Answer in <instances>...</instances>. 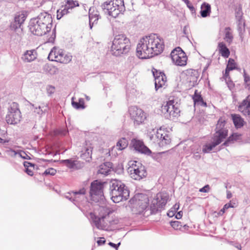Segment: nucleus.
<instances>
[{
	"instance_id": "nucleus-28",
	"label": "nucleus",
	"mask_w": 250,
	"mask_h": 250,
	"mask_svg": "<svg viewBox=\"0 0 250 250\" xmlns=\"http://www.w3.org/2000/svg\"><path fill=\"white\" fill-rule=\"evenodd\" d=\"M60 56L58 57V62L62 63H68L72 60V56L69 53H66L63 50L62 53L59 54Z\"/></svg>"
},
{
	"instance_id": "nucleus-59",
	"label": "nucleus",
	"mask_w": 250,
	"mask_h": 250,
	"mask_svg": "<svg viewBox=\"0 0 250 250\" xmlns=\"http://www.w3.org/2000/svg\"><path fill=\"white\" fill-rule=\"evenodd\" d=\"M182 216H183V213L181 211H179L175 214V217L178 219H181L182 218Z\"/></svg>"
},
{
	"instance_id": "nucleus-11",
	"label": "nucleus",
	"mask_w": 250,
	"mask_h": 250,
	"mask_svg": "<svg viewBox=\"0 0 250 250\" xmlns=\"http://www.w3.org/2000/svg\"><path fill=\"white\" fill-rule=\"evenodd\" d=\"M85 193V190L84 188H82L78 191H72L71 192L67 193L65 195V197L73 202L75 205L81 208L80 206L82 204L81 202L83 201L86 202L84 196Z\"/></svg>"
},
{
	"instance_id": "nucleus-54",
	"label": "nucleus",
	"mask_w": 250,
	"mask_h": 250,
	"mask_svg": "<svg viewBox=\"0 0 250 250\" xmlns=\"http://www.w3.org/2000/svg\"><path fill=\"white\" fill-rule=\"evenodd\" d=\"M105 243V240L104 238H101V239L97 241V244L99 246L104 245Z\"/></svg>"
},
{
	"instance_id": "nucleus-1",
	"label": "nucleus",
	"mask_w": 250,
	"mask_h": 250,
	"mask_svg": "<svg viewBox=\"0 0 250 250\" xmlns=\"http://www.w3.org/2000/svg\"><path fill=\"white\" fill-rule=\"evenodd\" d=\"M165 48L163 39L155 34L142 39V59L152 58L161 54Z\"/></svg>"
},
{
	"instance_id": "nucleus-53",
	"label": "nucleus",
	"mask_w": 250,
	"mask_h": 250,
	"mask_svg": "<svg viewBox=\"0 0 250 250\" xmlns=\"http://www.w3.org/2000/svg\"><path fill=\"white\" fill-rule=\"evenodd\" d=\"M108 245L111 246V247L115 249L116 250H118V247H119V246L121 245V242H119L118 243V244H115L112 242H110L109 243H108Z\"/></svg>"
},
{
	"instance_id": "nucleus-49",
	"label": "nucleus",
	"mask_w": 250,
	"mask_h": 250,
	"mask_svg": "<svg viewBox=\"0 0 250 250\" xmlns=\"http://www.w3.org/2000/svg\"><path fill=\"white\" fill-rule=\"evenodd\" d=\"M142 153L149 155L151 153V150L142 143Z\"/></svg>"
},
{
	"instance_id": "nucleus-2",
	"label": "nucleus",
	"mask_w": 250,
	"mask_h": 250,
	"mask_svg": "<svg viewBox=\"0 0 250 250\" xmlns=\"http://www.w3.org/2000/svg\"><path fill=\"white\" fill-rule=\"evenodd\" d=\"M168 199L167 193H158L151 200L150 204L147 195L142 194V214L147 217L153 213H155L161 210L166 205Z\"/></svg>"
},
{
	"instance_id": "nucleus-14",
	"label": "nucleus",
	"mask_w": 250,
	"mask_h": 250,
	"mask_svg": "<svg viewBox=\"0 0 250 250\" xmlns=\"http://www.w3.org/2000/svg\"><path fill=\"white\" fill-rule=\"evenodd\" d=\"M155 137L160 141L159 143L162 146L169 145L171 143V139L168 131L162 127L157 129L155 133Z\"/></svg>"
},
{
	"instance_id": "nucleus-37",
	"label": "nucleus",
	"mask_w": 250,
	"mask_h": 250,
	"mask_svg": "<svg viewBox=\"0 0 250 250\" xmlns=\"http://www.w3.org/2000/svg\"><path fill=\"white\" fill-rule=\"evenodd\" d=\"M226 125V121L225 119L221 117L220 118L216 125V130H220L221 129H227V128H225V125Z\"/></svg>"
},
{
	"instance_id": "nucleus-3",
	"label": "nucleus",
	"mask_w": 250,
	"mask_h": 250,
	"mask_svg": "<svg viewBox=\"0 0 250 250\" xmlns=\"http://www.w3.org/2000/svg\"><path fill=\"white\" fill-rule=\"evenodd\" d=\"M98 216L91 213L90 216L93 223L99 229L110 230L112 227L119 223V220L115 217L111 216L112 211L106 207H100Z\"/></svg>"
},
{
	"instance_id": "nucleus-47",
	"label": "nucleus",
	"mask_w": 250,
	"mask_h": 250,
	"mask_svg": "<svg viewBox=\"0 0 250 250\" xmlns=\"http://www.w3.org/2000/svg\"><path fill=\"white\" fill-rule=\"evenodd\" d=\"M216 133L218 134L223 139H225L228 136V129H221L220 130H216Z\"/></svg>"
},
{
	"instance_id": "nucleus-8",
	"label": "nucleus",
	"mask_w": 250,
	"mask_h": 250,
	"mask_svg": "<svg viewBox=\"0 0 250 250\" xmlns=\"http://www.w3.org/2000/svg\"><path fill=\"white\" fill-rule=\"evenodd\" d=\"M104 183L94 181L91 183L90 189V195L92 200L99 202L104 199L103 189Z\"/></svg>"
},
{
	"instance_id": "nucleus-55",
	"label": "nucleus",
	"mask_w": 250,
	"mask_h": 250,
	"mask_svg": "<svg viewBox=\"0 0 250 250\" xmlns=\"http://www.w3.org/2000/svg\"><path fill=\"white\" fill-rule=\"evenodd\" d=\"M179 204H175L174 206L171 208V209L173 210L174 212H175V213L177 212V211L179 209Z\"/></svg>"
},
{
	"instance_id": "nucleus-18",
	"label": "nucleus",
	"mask_w": 250,
	"mask_h": 250,
	"mask_svg": "<svg viewBox=\"0 0 250 250\" xmlns=\"http://www.w3.org/2000/svg\"><path fill=\"white\" fill-rule=\"evenodd\" d=\"M132 210L136 214L141 213V193L136 194L130 200Z\"/></svg>"
},
{
	"instance_id": "nucleus-36",
	"label": "nucleus",
	"mask_w": 250,
	"mask_h": 250,
	"mask_svg": "<svg viewBox=\"0 0 250 250\" xmlns=\"http://www.w3.org/2000/svg\"><path fill=\"white\" fill-rule=\"evenodd\" d=\"M224 39L229 43H230L232 42L233 36L230 27H226L225 28V37Z\"/></svg>"
},
{
	"instance_id": "nucleus-30",
	"label": "nucleus",
	"mask_w": 250,
	"mask_h": 250,
	"mask_svg": "<svg viewBox=\"0 0 250 250\" xmlns=\"http://www.w3.org/2000/svg\"><path fill=\"white\" fill-rule=\"evenodd\" d=\"M128 145L127 140L125 138H122L117 143L116 146L113 148L121 151L127 147Z\"/></svg>"
},
{
	"instance_id": "nucleus-62",
	"label": "nucleus",
	"mask_w": 250,
	"mask_h": 250,
	"mask_svg": "<svg viewBox=\"0 0 250 250\" xmlns=\"http://www.w3.org/2000/svg\"><path fill=\"white\" fill-rule=\"evenodd\" d=\"M175 214V212H174L173 210L172 209H170V210H169V211L167 213V215L169 216V217H172Z\"/></svg>"
},
{
	"instance_id": "nucleus-12",
	"label": "nucleus",
	"mask_w": 250,
	"mask_h": 250,
	"mask_svg": "<svg viewBox=\"0 0 250 250\" xmlns=\"http://www.w3.org/2000/svg\"><path fill=\"white\" fill-rule=\"evenodd\" d=\"M29 27L30 31L33 34L39 36L45 35L50 31L48 29H46L47 28L43 24L39 23L35 18L31 19Z\"/></svg>"
},
{
	"instance_id": "nucleus-9",
	"label": "nucleus",
	"mask_w": 250,
	"mask_h": 250,
	"mask_svg": "<svg viewBox=\"0 0 250 250\" xmlns=\"http://www.w3.org/2000/svg\"><path fill=\"white\" fill-rule=\"evenodd\" d=\"M21 118V113L19 108L18 104L13 103L11 104L8 113L6 116L7 123L8 124L16 125L20 123Z\"/></svg>"
},
{
	"instance_id": "nucleus-6",
	"label": "nucleus",
	"mask_w": 250,
	"mask_h": 250,
	"mask_svg": "<svg viewBox=\"0 0 250 250\" xmlns=\"http://www.w3.org/2000/svg\"><path fill=\"white\" fill-rule=\"evenodd\" d=\"M105 13L114 18L125 11L124 0H111L104 2L101 5Z\"/></svg>"
},
{
	"instance_id": "nucleus-51",
	"label": "nucleus",
	"mask_w": 250,
	"mask_h": 250,
	"mask_svg": "<svg viewBox=\"0 0 250 250\" xmlns=\"http://www.w3.org/2000/svg\"><path fill=\"white\" fill-rule=\"evenodd\" d=\"M140 43L138 42L136 48V55L139 59H141V50L140 49V47H141V46H140Z\"/></svg>"
},
{
	"instance_id": "nucleus-43",
	"label": "nucleus",
	"mask_w": 250,
	"mask_h": 250,
	"mask_svg": "<svg viewBox=\"0 0 250 250\" xmlns=\"http://www.w3.org/2000/svg\"><path fill=\"white\" fill-rule=\"evenodd\" d=\"M227 68L231 70H232L235 69L236 63L233 59H231V58L229 59Z\"/></svg>"
},
{
	"instance_id": "nucleus-45",
	"label": "nucleus",
	"mask_w": 250,
	"mask_h": 250,
	"mask_svg": "<svg viewBox=\"0 0 250 250\" xmlns=\"http://www.w3.org/2000/svg\"><path fill=\"white\" fill-rule=\"evenodd\" d=\"M56 173V170L53 168H49L46 169L43 173L44 176L52 175L53 176Z\"/></svg>"
},
{
	"instance_id": "nucleus-46",
	"label": "nucleus",
	"mask_w": 250,
	"mask_h": 250,
	"mask_svg": "<svg viewBox=\"0 0 250 250\" xmlns=\"http://www.w3.org/2000/svg\"><path fill=\"white\" fill-rule=\"evenodd\" d=\"M170 224L171 227L176 230L180 229L182 227L181 223L177 221L171 222Z\"/></svg>"
},
{
	"instance_id": "nucleus-63",
	"label": "nucleus",
	"mask_w": 250,
	"mask_h": 250,
	"mask_svg": "<svg viewBox=\"0 0 250 250\" xmlns=\"http://www.w3.org/2000/svg\"><path fill=\"white\" fill-rule=\"evenodd\" d=\"M230 71H231V70H229V69L226 68L225 70V73L224 74V77L225 78H227L229 76V73Z\"/></svg>"
},
{
	"instance_id": "nucleus-10",
	"label": "nucleus",
	"mask_w": 250,
	"mask_h": 250,
	"mask_svg": "<svg viewBox=\"0 0 250 250\" xmlns=\"http://www.w3.org/2000/svg\"><path fill=\"white\" fill-rule=\"evenodd\" d=\"M170 56L175 64L181 66L187 64L188 57L181 47H177L174 49L170 53Z\"/></svg>"
},
{
	"instance_id": "nucleus-31",
	"label": "nucleus",
	"mask_w": 250,
	"mask_h": 250,
	"mask_svg": "<svg viewBox=\"0 0 250 250\" xmlns=\"http://www.w3.org/2000/svg\"><path fill=\"white\" fill-rule=\"evenodd\" d=\"M211 12L210 5L208 3H204L201 7L200 13L202 17H207Z\"/></svg>"
},
{
	"instance_id": "nucleus-34",
	"label": "nucleus",
	"mask_w": 250,
	"mask_h": 250,
	"mask_svg": "<svg viewBox=\"0 0 250 250\" xmlns=\"http://www.w3.org/2000/svg\"><path fill=\"white\" fill-rule=\"evenodd\" d=\"M130 147L139 153H141V141L134 138L131 140Z\"/></svg>"
},
{
	"instance_id": "nucleus-19",
	"label": "nucleus",
	"mask_w": 250,
	"mask_h": 250,
	"mask_svg": "<svg viewBox=\"0 0 250 250\" xmlns=\"http://www.w3.org/2000/svg\"><path fill=\"white\" fill-rule=\"evenodd\" d=\"M128 112L135 125L139 126L141 124V109L136 106H131L129 107Z\"/></svg>"
},
{
	"instance_id": "nucleus-40",
	"label": "nucleus",
	"mask_w": 250,
	"mask_h": 250,
	"mask_svg": "<svg viewBox=\"0 0 250 250\" xmlns=\"http://www.w3.org/2000/svg\"><path fill=\"white\" fill-rule=\"evenodd\" d=\"M216 146H215V144L212 142L211 144H207L203 146V152L204 153H208L210 152L213 148L215 147Z\"/></svg>"
},
{
	"instance_id": "nucleus-27",
	"label": "nucleus",
	"mask_w": 250,
	"mask_h": 250,
	"mask_svg": "<svg viewBox=\"0 0 250 250\" xmlns=\"http://www.w3.org/2000/svg\"><path fill=\"white\" fill-rule=\"evenodd\" d=\"M233 123L237 128H239L243 126L245 121L244 119L238 114H231Z\"/></svg>"
},
{
	"instance_id": "nucleus-21",
	"label": "nucleus",
	"mask_w": 250,
	"mask_h": 250,
	"mask_svg": "<svg viewBox=\"0 0 250 250\" xmlns=\"http://www.w3.org/2000/svg\"><path fill=\"white\" fill-rule=\"evenodd\" d=\"M238 110L244 115L250 116V95L240 103L238 106Z\"/></svg>"
},
{
	"instance_id": "nucleus-23",
	"label": "nucleus",
	"mask_w": 250,
	"mask_h": 250,
	"mask_svg": "<svg viewBox=\"0 0 250 250\" xmlns=\"http://www.w3.org/2000/svg\"><path fill=\"white\" fill-rule=\"evenodd\" d=\"M192 99L194 105H200L203 107H207V104L203 100L201 92L195 90L194 94L192 96Z\"/></svg>"
},
{
	"instance_id": "nucleus-52",
	"label": "nucleus",
	"mask_w": 250,
	"mask_h": 250,
	"mask_svg": "<svg viewBox=\"0 0 250 250\" xmlns=\"http://www.w3.org/2000/svg\"><path fill=\"white\" fill-rule=\"evenodd\" d=\"M68 133V130L65 128L61 129L58 131V133L61 135L65 136Z\"/></svg>"
},
{
	"instance_id": "nucleus-4",
	"label": "nucleus",
	"mask_w": 250,
	"mask_h": 250,
	"mask_svg": "<svg viewBox=\"0 0 250 250\" xmlns=\"http://www.w3.org/2000/svg\"><path fill=\"white\" fill-rule=\"evenodd\" d=\"M110 195L114 203L126 200L129 196V191L125 185L121 181L113 180L110 184Z\"/></svg>"
},
{
	"instance_id": "nucleus-29",
	"label": "nucleus",
	"mask_w": 250,
	"mask_h": 250,
	"mask_svg": "<svg viewBox=\"0 0 250 250\" xmlns=\"http://www.w3.org/2000/svg\"><path fill=\"white\" fill-rule=\"evenodd\" d=\"M218 47L219 53L222 57L225 58L229 57L230 51L223 42H219Z\"/></svg>"
},
{
	"instance_id": "nucleus-13",
	"label": "nucleus",
	"mask_w": 250,
	"mask_h": 250,
	"mask_svg": "<svg viewBox=\"0 0 250 250\" xmlns=\"http://www.w3.org/2000/svg\"><path fill=\"white\" fill-rule=\"evenodd\" d=\"M152 71L155 78L156 89L165 87L167 86V78L165 73L155 68H153Z\"/></svg>"
},
{
	"instance_id": "nucleus-60",
	"label": "nucleus",
	"mask_w": 250,
	"mask_h": 250,
	"mask_svg": "<svg viewBox=\"0 0 250 250\" xmlns=\"http://www.w3.org/2000/svg\"><path fill=\"white\" fill-rule=\"evenodd\" d=\"M244 76L245 82L248 83L250 81V77L247 75L245 72H244Z\"/></svg>"
},
{
	"instance_id": "nucleus-38",
	"label": "nucleus",
	"mask_w": 250,
	"mask_h": 250,
	"mask_svg": "<svg viewBox=\"0 0 250 250\" xmlns=\"http://www.w3.org/2000/svg\"><path fill=\"white\" fill-rule=\"evenodd\" d=\"M28 103L31 106L30 109L32 110L34 113H37L39 115H42V114L43 111L41 109L40 106H36L34 104H31V103L29 102Z\"/></svg>"
},
{
	"instance_id": "nucleus-5",
	"label": "nucleus",
	"mask_w": 250,
	"mask_h": 250,
	"mask_svg": "<svg viewBox=\"0 0 250 250\" xmlns=\"http://www.w3.org/2000/svg\"><path fill=\"white\" fill-rule=\"evenodd\" d=\"M130 48V43L125 35L119 34L115 36L111 46L112 54L115 56L128 53Z\"/></svg>"
},
{
	"instance_id": "nucleus-16",
	"label": "nucleus",
	"mask_w": 250,
	"mask_h": 250,
	"mask_svg": "<svg viewBox=\"0 0 250 250\" xmlns=\"http://www.w3.org/2000/svg\"><path fill=\"white\" fill-rule=\"evenodd\" d=\"M60 164L66 166L72 170H79L84 167L83 162L72 159L62 160L60 161Z\"/></svg>"
},
{
	"instance_id": "nucleus-32",
	"label": "nucleus",
	"mask_w": 250,
	"mask_h": 250,
	"mask_svg": "<svg viewBox=\"0 0 250 250\" xmlns=\"http://www.w3.org/2000/svg\"><path fill=\"white\" fill-rule=\"evenodd\" d=\"M240 139V134L234 133L227 139V140L223 143V145L227 146L229 143H233L234 141H238Z\"/></svg>"
},
{
	"instance_id": "nucleus-44",
	"label": "nucleus",
	"mask_w": 250,
	"mask_h": 250,
	"mask_svg": "<svg viewBox=\"0 0 250 250\" xmlns=\"http://www.w3.org/2000/svg\"><path fill=\"white\" fill-rule=\"evenodd\" d=\"M99 15L97 14H93L89 13V20L90 22H92L94 23H96L98 20H99Z\"/></svg>"
},
{
	"instance_id": "nucleus-41",
	"label": "nucleus",
	"mask_w": 250,
	"mask_h": 250,
	"mask_svg": "<svg viewBox=\"0 0 250 250\" xmlns=\"http://www.w3.org/2000/svg\"><path fill=\"white\" fill-rule=\"evenodd\" d=\"M14 152V155L15 156H18L22 158L23 159H30V157L23 151H19L18 152H16L15 151H13Z\"/></svg>"
},
{
	"instance_id": "nucleus-61",
	"label": "nucleus",
	"mask_w": 250,
	"mask_h": 250,
	"mask_svg": "<svg viewBox=\"0 0 250 250\" xmlns=\"http://www.w3.org/2000/svg\"><path fill=\"white\" fill-rule=\"evenodd\" d=\"M25 172L28 175L30 176H32L33 175V171L29 169L28 167L26 168Z\"/></svg>"
},
{
	"instance_id": "nucleus-20",
	"label": "nucleus",
	"mask_w": 250,
	"mask_h": 250,
	"mask_svg": "<svg viewBox=\"0 0 250 250\" xmlns=\"http://www.w3.org/2000/svg\"><path fill=\"white\" fill-rule=\"evenodd\" d=\"M26 18V16L24 12L16 13L14 18V21L11 25V28L14 30L20 28L21 24L23 23Z\"/></svg>"
},
{
	"instance_id": "nucleus-39",
	"label": "nucleus",
	"mask_w": 250,
	"mask_h": 250,
	"mask_svg": "<svg viewBox=\"0 0 250 250\" xmlns=\"http://www.w3.org/2000/svg\"><path fill=\"white\" fill-rule=\"evenodd\" d=\"M213 142L215 144V146L220 144L224 140L219 134L215 132L212 138Z\"/></svg>"
},
{
	"instance_id": "nucleus-42",
	"label": "nucleus",
	"mask_w": 250,
	"mask_h": 250,
	"mask_svg": "<svg viewBox=\"0 0 250 250\" xmlns=\"http://www.w3.org/2000/svg\"><path fill=\"white\" fill-rule=\"evenodd\" d=\"M79 5L78 2L77 1H74L73 0H67L66 4L64 5L65 7H67L68 9L71 10L75 6H77Z\"/></svg>"
},
{
	"instance_id": "nucleus-58",
	"label": "nucleus",
	"mask_w": 250,
	"mask_h": 250,
	"mask_svg": "<svg viewBox=\"0 0 250 250\" xmlns=\"http://www.w3.org/2000/svg\"><path fill=\"white\" fill-rule=\"evenodd\" d=\"M23 165L24 166V167H25L26 168L28 167H34V165L33 164H32L30 162H24V163H23Z\"/></svg>"
},
{
	"instance_id": "nucleus-15",
	"label": "nucleus",
	"mask_w": 250,
	"mask_h": 250,
	"mask_svg": "<svg viewBox=\"0 0 250 250\" xmlns=\"http://www.w3.org/2000/svg\"><path fill=\"white\" fill-rule=\"evenodd\" d=\"M37 19V21L40 24H43L46 26V29L51 30L52 26V18L50 14L47 12H42L40 13L37 17L34 18Z\"/></svg>"
},
{
	"instance_id": "nucleus-33",
	"label": "nucleus",
	"mask_w": 250,
	"mask_h": 250,
	"mask_svg": "<svg viewBox=\"0 0 250 250\" xmlns=\"http://www.w3.org/2000/svg\"><path fill=\"white\" fill-rule=\"evenodd\" d=\"M74 97L72 98L71 104L73 107L77 109H84L85 108L84 101L83 98H79L78 102L74 101Z\"/></svg>"
},
{
	"instance_id": "nucleus-57",
	"label": "nucleus",
	"mask_w": 250,
	"mask_h": 250,
	"mask_svg": "<svg viewBox=\"0 0 250 250\" xmlns=\"http://www.w3.org/2000/svg\"><path fill=\"white\" fill-rule=\"evenodd\" d=\"M234 206H233L231 203L230 202L229 203H227L226 204H225L224 207H223V208H225V209H228L229 208H234Z\"/></svg>"
},
{
	"instance_id": "nucleus-50",
	"label": "nucleus",
	"mask_w": 250,
	"mask_h": 250,
	"mask_svg": "<svg viewBox=\"0 0 250 250\" xmlns=\"http://www.w3.org/2000/svg\"><path fill=\"white\" fill-rule=\"evenodd\" d=\"M210 190V187L208 185H207L204 186L203 188H200L199 189V191L201 192H208Z\"/></svg>"
},
{
	"instance_id": "nucleus-25",
	"label": "nucleus",
	"mask_w": 250,
	"mask_h": 250,
	"mask_svg": "<svg viewBox=\"0 0 250 250\" xmlns=\"http://www.w3.org/2000/svg\"><path fill=\"white\" fill-rule=\"evenodd\" d=\"M112 166L113 164L112 163L106 162L100 166L98 173L104 175H107L111 171Z\"/></svg>"
},
{
	"instance_id": "nucleus-22",
	"label": "nucleus",
	"mask_w": 250,
	"mask_h": 250,
	"mask_svg": "<svg viewBox=\"0 0 250 250\" xmlns=\"http://www.w3.org/2000/svg\"><path fill=\"white\" fill-rule=\"evenodd\" d=\"M186 83L187 86L190 88L197 84L198 77L193 74V70H190L187 72Z\"/></svg>"
},
{
	"instance_id": "nucleus-26",
	"label": "nucleus",
	"mask_w": 250,
	"mask_h": 250,
	"mask_svg": "<svg viewBox=\"0 0 250 250\" xmlns=\"http://www.w3.org/2000/svg\"><path fill=\"white\" fill-rule=\"evenodd\" d=\"M62 50L58 47H54L50 51L48 59L51 61H56L58 62V57L60 56L59 54L62 53Z\"/></svg>"
},
{
	"instance_id": "nucleus-56",
	"label": "nucleus",
	"mask_w": 250,
	"mask_h": 250,
	"mask_svg": "<svg viewBox=\"0 0 250 250\" xmlns=\"http://www.w3.org/2000/svg\"><path fill=\"white\" fill-rule=\"evenodd\" d=\"M85 154H87L88 157H91L92 154V150L91 148H87L85 150Z\"/></svg>"
},
{
	"instance_id": "nucleus-24",
	"label": "nucleus",
	"mask_w": 250,
	"mask_h": 250,
	"mask_svg": "<svg viewBox=\"0 0 250 250\" xmlns=\"http://www.w3.org/2000/svg\"><path fill=\"white\" fill-rule=\"evenodd\" d=\"M37 57V53L35 50H27L21 57L22 60L24 62H31L35 60Z\"/></svg>"
},
{
	"instance_id": "nucleus-35",
	"label": "nucleus",
	"mask_w": 250,
	"mask_h": 250,
	"mask_svg": "<svg viewBox=\"0 0 250 250\" xmlns=\"http://www.w3.org/2000/svg\"><path fill=\"white\" fill-rule=\"evenodd\" d=\"M69 10L64 6H62L61 8L58 9L57 12V18L58 20L61 19L64 15L69 13Z\"/></svg>"
},
{
	"instance_id": "nucleus-7",
	"label": "nucleus",
	"mask_w": 250,
	"mask_h": 250,
	"mask_svg": "<svg viewBox=\"0 0 250 250\" xmlns=\"http://www.w3.org/2000/svg\"><path fill=\"white\" fill-rule=\"evenodd\" d=\"M161 112L168 119H174L180 115V110L177 103L170 100L164 103L161 106Z\"/></svg>"
},
{
	"instance_id": "nucleus-64",
	"label": "nucleus",
	"mask_w": 250,
	"mask_h": 250,
	"mask_svg": "<svg viewBox=\"0 0 250 250\" xmlns=\"http://www.w3.org/2000/svg\"><path fill=\"white\" fill-rule=\"evenodd\" d=\"M225 210H226V209H225V208H222L220 210V211H219V212L218 213V215H222L225 213Z\"/></svg>"
},
{
	"instance_id": "nucleus-17",
	"label": "nucleus",
	"mask_w": 250,
	"mask_h": 250,
	"mask_svg": "<svg viewBox=\"0 0 250 250\" xmlns=\"http://www.w3.org/2000/svg\"><path fill=\"white\" fill-rule=\"evenodd\" d=\"M137 163L138 162L136 161L130 162V167L127 171L132 179L140 180L141 179L140 170L139 166H137Z\"/></svg>"
},
{
	"instance_id": "nucleus-48",
	"label": "nucleus",
	"mask_w": 250,
	"mask_h": 250,
	"mask_svg": "<svg viewBox=\"0 0 250 250\" xmlns=\"http://www.w3.org/2000/svg\"><path fill=\"white\" fill-rule=\"evenodd\" d=\"M46 91L48 96L52 95L55 91V87L54 86L48 85L46 86Z\"/></svg>"
}]
</instances>
